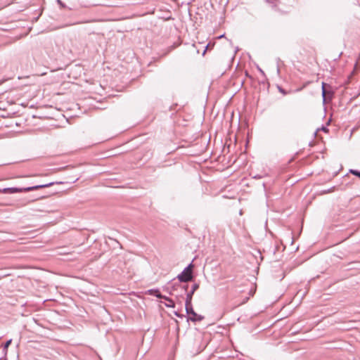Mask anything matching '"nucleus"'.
<instances>
[{
  "mask_svg": "<svg viewBox=\"0 0 360 360\" xmlns=\"http://www.w3.org/2000/svg\"><path fill=\"white\" fill-rule=\"evenodd\" d=\"M53 182L46 184H41V185H37L27 188H6L4 189H0V193H21V192H28L32 191L38 190L39 188H47L52 185H53Z\"/></svg>",
  "mask_w": 360,
  "mask_h": 360,
  "instance_id": "1",
  "label": "nucleus"
},
{
  "mask_svg": "<svg viewBox=\"0 0 360 360\" xmlns=\"http://www.w3.org/2000/svg\"><path fill=\"white\" fill-rule=\"evenodd\" d=\"M188 285L187 284L174 283L169 291V294L176 297H183L187 293Z\"/></svg>",
  "mask_w": 360,
  "mask_h": 360,
  "instance_id": "2",
  "label": "nucleus"
},
{
  "mask_svg": "<svg viewBox=\"0 0 360 360\" xmlns=\"http://www.w3.org/2000/svg\"><path fill=\"white\" fill-rule=\"evenodd\" d=\"M193 264H190L187 267H186L184 271L178 275L177 278L179 281L181 283H186L192 281L193 279Z\"/></svg>",
  "mask_w": 360,
  "mask_h": 360,
  "instance_id": "3",
  "label": "nucleus"
},
{
  "mask_svg": "<svg viewBox=\"0 0 360 360\" xmlns=\"http://www.w3.org/2000/svg\"><path fill=\"white\" fill-rule=\"evenodd\" d=\"M186 311L188 314H191V316L188 318V320L195 322L202 321L204 317L201 315H199L195 312L193 309L192 304L186 305Z\"/></svg>",
  "mask_w": 360,
  "mask_h": 360,
  "instance_id": "4",
  "label": "nucleus"
},
{
  "mask_svg": "<svg viewBox=\"0 0 360 360\" xmlns=\"http://www.w3.org/2000/svg\"><path fill=\"white\" fill-rule=\"evenodd\" d=\"M149 293L150 295H155L158 298L164 299V297H165V295H162L158 290H150Z\"/></svg>",
  "mask_w": 360,
  "mask_h": 360,
  "instance_id": "5",
  "label": "nucleus"
},
{
  "mask_svg": "<svg viewBox=\"0 0 360 360\" xmlns=\"http://www.w3.org/2000/svg\"><path fill=\"white\" fill-rule=\"evenodd\" d=\"M164 300H165L167 302V303H165V306L167 307H170V308L175 307L174 302L171 298L165 296V297H164Z\"/></svg>",
  "mask_w": 360,
  "mask_h": 360,
  "instance_id": "6",
  "label": "nucleus"
},
{
  "mask_svg": "<svg viewBox=\"0 0 360 360\" xmlns=\"http://www.w3.org/2000/svg\"><path fill=\"white\" fill-rule=\"evenodd\" d=\"M186 304L185 305H189L191 304L192 297L193 294H191V291L188 292L186 293Z\"/></svg>",
  "mask_w": 360,
  "mask_h": 360,
  "instance_id": "7",
  "label": "nucleus"
},
{
  "mask_svg": "<svg viewBox=\"0 0 360 360\" xmlns=\"http://www.w3.org/2000/svg\"><path fill=\"white\" fill-rule=\"evenodd\" d=\"M199 288V284L198 283H194L192 285L191 290V294H194L195 291L197 290Z\"/></svg>",
  "mask_w": 360,
  "mask_h": 360,
  "instance_id": "8",
  "label": "nucleus"
},
{
  "mask_svg": "<svg viewBox=\"0 0 360 360\" xmlns=\"http://www.w3.org/2000/svg\"><path fill=\"white\" fill-rule=\"evenodd\" d=\"M325 85H326V84L324 82H323L322 83V96H323V98L324 101L326 100V89H325Z\"/></svg>",
  "mask_w": 360,
  "mask_h": 360,
  "instance_id": "9",
  "label": "nucleus"
},
{
  "mask_svg": "<svg viewBox=\"0 0 360 360\" xmlns=\"http://www.w3.org/2000/svg\"><path fill=\"white\" fill-rule=\"evenodd\" d=\"M350 173L356 176H359L360 177V171H358V170H355V169H350Z\"/></svg>",
  "mask_w": 360,
  "mask_h": 360,
  "instance_id": "10",
  "label": "nucleus"
},
{
  "mask_svg": "<svg viewBox=\"0 0 360 360\" xmlns=\"http://www.w3.org/2000/svg\"><path fill=\"white\" fill-rule=\"evenodd\" d=\"M11 341H12V340H9L6 341V343H5L4 347H5V348L8 347V346H9V345H11Z\"/></svg>",
  "mask_w": 360,
  "mask_h": 360,
  "instance_id": "11",
  "label": "nucleus"
},
{
  "mask_svg": "<svg viewBox=\"0 0 360 360\" xmlns=\"http://www.w3.org/2000/svg\"><path fill=\"white\" fill-rule=\"evenodd\" d=\"M57 2H58V4L60 6H63V7H64V6H64V4H63V3L60 0H57Z\"/></svg>",
  "mask_w": 360,
  "mask_h": 360,
  "instance_id": "12",
  "label": "nucleus"
},
{
  "mask_svg": "<svg viewBox=\"0 0 360 360\" xmlns=\"http://www.w3.org/2000/svg\"><path fill=\"white\" fill-rule=\"evenodd\" d=\"M280 92L283 93V94H285L286 93L282 89H279Z\"/></svg>",
  "mask_w": 360,
  "mask_h": 360,
  "instance_id": "13",
  "label": "nucleus"
},
{
  "mask_svg": "<svg viewBox=\"0 0 360 360\" xmlns=\"http://www.w3.org/2000/svg\"><path fill=\"white\" fill-rule=\"evenodd\" d=\"M269 2H273L274 0H266Z\"/></svg>",
  "mask_w": 360,
  "mask_h": 360,
  "instance_id": "14",
  "label": "nucleus"
},
{
  "mask_svg": "<svg viewBox=\"0 0 360 360\" xmlns=\"http://www.w3.org/2000/svg\"><path fill=\"white\" fill-rule=\"evenodd\" d=\"M248 298H246L245 300H247ZM246 301H243V302H242L241 304H243V303H245Z\"/></svg>",
  "mask_w": 360,
  "mask_h": 360,
  "instance_id": "15",
  "label": "nucleus"
},
{
  "mask_svg": "<svg viewBox=\"0 0 360 360\" xmlns=\"http://www.w3.org/2000/svg\"><path fill=\"white\" fill-rule=\"evenodd\" d=\"M259 70H260V72H261L262 74H264L263 70H262L261 69H260Z\"/></svg>",
  "mask_w": 360,
  "mask_h": 360,
  "instance_id": "16",
  "label": "nucleus"
}]
</instances>
